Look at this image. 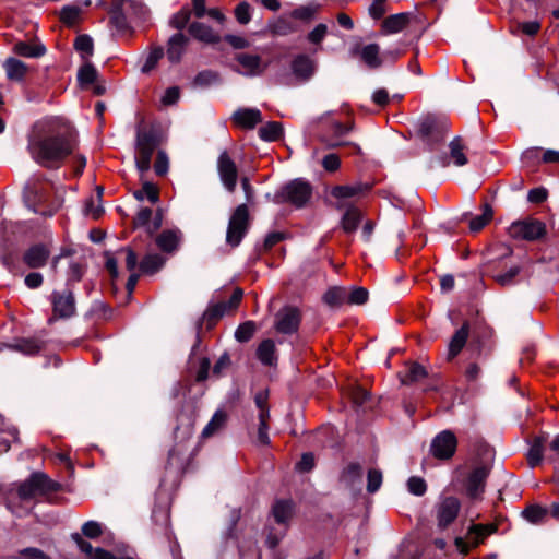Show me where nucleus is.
<instances>
[{
  "instance_id": "45",
  "label": "nucleus",
  "mask_w": 559,
  "mask_h": 559,
  "mask_svg": "<svg viewBox=\"0 0 559 559\" xmlns=\"http://www.w3.org/2000/svg\"><path fill=\"white\" fill-rule=\"evenodd\" d=\"M522 514L530 523L539 524L546 519L548 509L539 504H532L525 508Z\"/></svg>"
},
{
  "instance_id": "49",
  "label": "nucleus",
  "mask_w": 559,
  "mask_h": 559,
  "mask_svg": "<svg viewBox=\"0 0 559 559\" xmlns=\"http://www.w3.org/2000/svg\"><path fill=\"white\" fill-rule=\"evenodd\" d=\"M362 477V468L358 463H350L343 472L342 479L348 486L360 483Z\"/></svg>"
},
{
  "instance_id": "50",
  "label": "nucleus",
  "mask_w": 559,
  "mask_h": 559,
  "mask_svg": "<svg viewBox=\"0 0 559 559\" xmlns=\"http://www.w3.org/2000/svg\"><path fill=\"white\" fill-rule=\"evenodd\" d=\"M164 48L155 46L151 49L148 56L145 59L144 64L141 68L142 73H150L157 66L158 61L164 57Z\"/></svg>"
},
{
  "instance_id": "5",
  "label": "nucleus",
  "mask_w": 559,
  "mask_h": 559,
  "mask_svg": "<svg viewBox=\"0 0 559 559\" xmlns=\"http://www.w3.org/2000/svg\"><path fill=\"white\" fill-rule=\"evenodd\" d=\"M450 122L445 116L428 114L417 122V132L429 140H444L449 136Z\"/></svg>"
},
{
  "instance_id": "14",
  "label": "nucleus",
  "mask_w": 559,
  "mask_h": 559,
  "mask_svg": "<svg viewBox=\"0 0 559 559\" xmlns=\"http://www.w3.org/2000/svg\"><path fill=\"white\" fill-rule=\"evenodd\" d=\"M51 302L56 318L69 319L75 314V298L71 290L53 292Z\"/></svg>"
},
{
  "instance_id": "48",
  "label": "nucleus",
  "mask_w": 559,
  "mask_h": 559,
  "mask_svg": "<svg viewBox=\"0 0 559 559\" xmlns=\"http://www.w3.org/2000/svg\"><path fill=\"white\" fill-rule=\"evenodd\" d=\"M347 292L342 287H332L323 296V300L331 307H337L346 302Z\"/></svg>"
},
{
  "instance_id": "47",
  "label": "nucleus",
  "mask_w": 559,
  "mask_h": 559,
  "mask_svg": "<svg viewBox=\"0 0 559 559\" xmlns=\"http://www.w3.org/2000/svg\"><path fill=\"white\" fill-rule=\"evenodd\" d=\"M221 82V75L218 72L213 70L200 71L193 80V84L199 87H209L212 84Z\"/></svg>"
},
{
  "instance_id": "17",
  "label": "nucleus",
  "mask_w": 559,
  "mask_h": 559,
  "mask_svg": "<svg viewBox=\"0 0 559 559\" xmlns=\"http://www.w3.org/2000/svg\"><path fill=\"white\" fill-rule=\"evenodd\" d=\"M235 60L245 69L243 71L235 69V71L246 76L261 75L267 68V63H263L259 55L239 52L235 55Z\"/></svg>"
},
{
  "instance_id": "3",
  "label": "nucleus",
  "mask_w": 559,
  "mask_h": 559,
  "mask_svg": "<svg viewBox=\"0 0 559 559\" xmlns=\"http://www.w3.org/2000/svg\"><path fill=\"white\" fill-rule=\"evenodd\" d=\"M433 145L430 148L432 152H440V155L435 157V162L441 166L447 167L451 164L461 167L469 163L475 156L476 151L472 150L467 142H431Z\"/></svg>"
},
{
  "instance_id": "58",
  "label": "nucleus",
  "mask_w": 559,
  "mask_h": 559,
  "mask_svg": "<svg viewBox=\"0 0 559 559\" xmlns=\"http://www.w3.org/2000/svg\"><path fill=\"white\" fill-rule=\"evenodd\" d=\"M515 27L522 34L530 36V37H534L539 33L542 25L537 20H533V21L518 22Z\"/></svg>"
},
{
  "instance_id": "12",
  "label": "nucleus",
  "mask_w": 559,
  "mask_h": 559,
  "mask_svg": "<svg viewBox=\"0 0 559 559\" xmlns=\"http://www.w3.org/2000/svg\"><path fill=\"white\" fill-rule=\"evenodd\" d=\"M300 322V310L294 306H286L275 314L274 328L281 334H293L298 331Z\"/></svg>"
},
{
  "instance_id": "37",
  "label": "nucleus",
  "mask_w": 559,
  "mask_h": 559,
  "mask_svg": "<svg viewBox=\"0 0 559 559\" xmlns=\"http://www.w3.org/2000/svg\"><path fill=\"white\" fill-rule=\"evenodd\" d=\"M227 423V414L226 412L218 409L214 413L211 420L202 430L201 437L203 439L211 438L222 431Z\"/></svg>"
},
{
  "instance_id": "54",
  "label": "nucleus",
  "mask_w": 559,
  "mask_h": 559,
  "mask_svg": "<svg viewBox=\"0 0 559 559\" xmlns=\"http://www.w3.org/2000/svg\"><path fill=\"white\" fill-rule=\"evenodd\" d=\"M319 9H320L319 4L300 5L290 12V16L295 20L309 22L313 19V16L316 15V13L318 12Z\"/></svg>"
},
{
  "instance_id": "57",
  "label": "nucleus",
  "mask_w": 559,
  "mask_h": 559,
  "mask_svg": "<svg viewBox=\"0 0 559 559\" xmlns=\"http://www.w3.org/2000/svg\"><path fill=\"white\" fill-rule=\"evenodd\" d=\"M134 195L139 200L146 199L152 203H156L158 201V189L155 185L145 182L142 189L136 191Z\"/></svg>"
},
{
  "instance_id": "13",
  "label": "nucleus",
  "mask_w": 559,
  "mask_h": 559,
  "mask_svg": "<svg viewBox=\"0 0 559 559\" xmlns=\"http://www.w3.org/2000/svg\"><path fill=\"white\" fill-rule=\"evenodd\" d=\"M497 526L495 524H477L473 525L467 532L466 538H455V546L462 554H467L472 547L478 546L488 535L495 533Z\"/></svg>"
},
{
  "instance_id": "7",
  "label": "nucleus",
  "mask_w": 559,
  "mask_h": 559,
  "mask_svg": "<svg viewBox=\"0 0 559 559\" xmlns=\"http://www.w3.org/2000/svg\"><path fill=\"white\" fill-rule=\"evenodd\" d=\"M312 195V186L305 179L297 178L285 185L281 197L296 207L305 206Z\"/></svg>"
},
{
  "instance_id": "16",
  "label": "nucleus",
  "mask_w": 559,
  "mask_h": 559,
  "mask_svg": "<svg viewBox=\"0 0 559 559\" xmlns=\"http://www.w3.org/2000/svg\"><path fill=\"white\" fill-rule=\"evenodd\" d=\"M290 70L298 81L307 82L317 71V62L306 53H298L290 62Z\"/></svg>"
},
{
  "instance_id": "42",
  "label": "nucleus",
  "mask_w": 559,
  "mask_h": 559,
  "mask_svg": "<svg viewBox=\"0 0 559 559\" xmlns=\"http://www.w3.org/2000/svg\"><path fill=\"white\" fill-rule=\"evenodd\" d=\"M294 510V504L290 500H278L273 506L272 512L277 523H286Z\"/></svg>"
},
{
  "instance_id": "22",
  "label": "nucleus",
  "mask_w": 559,
  "mask_h": 559,
  "mask_svg": "<svg viewBox=\"0 0 559 559\" xmlns=\"http://www.w3.org/2000/svg\"><path fill=\"white\" fill-rule=\"evenodd\" d=\"M0 262L3 267L7 269L11 274H21V263L23 262L19 250L14 246L8 245L5 242L0 245Z\"/></svg>"
},
{
  "instance_id": "46",
  "label": "nucleus",
  "mask_w": 559,
  "mask_h": 559,
  "mask_svg": "<svg viewBox=\"0 0 559 559\" xmlns=\"http://www.w3.org/2000/svg\"><path fill=\"white\" fill-rule=\"evenodd\" d=\"M74 49L82 53V58L91 57L94 53L93 38L87 34L79 35L74 40Z\"/></svg>"
},
{
  "instance_id": "20",
  "label": "nucleus",
  "mask_w": 559,
  "mask_h": 559,
  "mask_svg": "<svg viewBox=\"0 0 559 559\" xmlns=\"http://www.w3.org/2000/svg\"><path fill=\"white\" fill-rule=\"evenodd\" d=\"M489 476V468L478 466L467 477L466 491L469 498L478 499L484 492L486 479Z\"/></svg>"
},
{
  "instance_id": "39",
  "label": "nucleus",
  "mask_w": 559,
  "mask_h": 559,
  "mask_svg": "<svg viewBox=\"0 0 559 559\" xmlns=\"http://www.w3.org/2000/svg\"><path fill=\"white\" fill-rule=\"evenodd\" d=\"M165 259L158 253H147L139 264V269L144 274H154L165 264Z\"/></svg>"
},
{
  "instance_id": "28",
  "label": "nucleus",
  "mask_w": 559,
  "mask_h": 559,
  "mask_svg": "<svg viewBox=\"0 0 559 559\" xmlns=\"http://www.w3.org/2000/svg\"><path fill=\"white\" fill-rule=\"evenodd\" d=\"M12 50L15 55L25 58H40L47 52L46 46L38 40L36 43L16 41Z\"/></svg>"
},
{
  "instance_id": "15",
  "label": "nucleus",
  "mask_w": 559,
  "mask_h": 559,
  "mask_svg": "<svg viewBox=\"0 0 559 559\" xmlns=\"http://www.w3.org/2000/svg\"><path fill=\"white\" fill-rule=\"evenodd\" d=\"M217 170L226 190L234 192L237 185L238 171L236 164L226 152H223L218 157Z\"/></svg>"
},
{
  "instance_id": "51",
  "label": "nucleus",
  "mask_w": 559,
  "mask_h": 559,
  "mask_svg": "<svg viewBox=\"0 0 559 559\" xmlns=\"http://www.w3.org/2000/svg\"><path fill=\"white\" fill-rule=\"evenodd\" d=\"M543 451V440L540 438L535 439L526 455L528 465L532 468L536 467L542 462Z\"/></svg>"
},
{
  "instance_id": "32",
  "label": "nucleus",
  "mask_w": 559,
  "mask_h": 559,
  "mask_svg": "<svg viewBox=\"0 0 559 559\" xmlns=\"http://www.w3.org/2000/svg\"><path fill=\"white\" fill-rule=\"evenodd\" d=\"M7 78L10 81L22 82L28 71V66L20 59L9 57L3 62Z\"/></svg>"
},
{
  "instance_id": "2",
  "label": "nucleus",
  "mask_w": 559,
  "mask_h": 559,
  "mask_svg": "<svg viewBox=\"0 0 559 559\" xmlns=\"http://www.w3.org/2000/svg\"><path fill=\"white\" fill-rule=\"evenodd\" d=\"M27 150L39 165L58 167L73 148L70 142H28Z\"/></svg>"
},
{
  "instance_id": "19",
  "label": "nucleus",
  "mask_w": 559,
  "mask_h": 559,
  "mask_svg": "<svg viewBox=\"0 0 559 559\" xmlns=\"http://www.w3.org/2000/svg\"><path fill=\"white\" fill-rule=\"evenodd\" d=\"M47 197L46 186L43 180L39 178L33 177L31 178L25 187L23 192V198L28 207L35 210V205L37 203L44 202Z\"/></svg>"
},
{
  "instance_id": "44",
  "label": "nucleus",
  "mask_w": 559,
  "mask_h": 559,
  "mask_svg": "<svg viewBox=\"0 0 559 559\" xmlns=\"http://www.w3.org/2000/svg\"><path fill=\"white\" fill-rule=\"evenodd\" d=\"M354 128L355 122L350 117H347L346 121L332 120L329 124V130L335 138H343L350 134Z\"/></svg>"
},
{
  "instance_id": "6",
  "label": "nucleus",
  "mask_w": 559,
  "mask_h": 559,
  "mask_svg": "<svg viewBox=\"0 0 559 559\" xmlns=\"http://www.w3.org/2000/svg\"><path fill=\"white\" fill-rule=\"evenodd\" d=\"M249 210L246 204H240L231 214L226 233V242L231 247H237L249 228Z\"/></svg>"
},
{
  "instance_id": "30",
  "label": "nucleus",
  "mask_w": 559,
  "mask_h": 559,
  "mask_svg": "<svg viewBox=\"0 0 559 559\" xmlns=\"http://www.w3.org/2000/svg\"><path fill=\"white\" fill-rule=\"evenodd\" d=\"M117 253L126 255V267L128 271L132 272L126 284L128 294L131 295L140 277L139 274L133 272L138 265V255L130 247L122 248Z\"/></svg>"
},
{
  "instance_id": "63",
  "label": "nucleus",
  "mask_w": 559,
  "mask_h": 559,
  "mask_svg": "<svg viewBox=\"0 0 559 559\" xmlns=\"http://www.w3.org/2000/svg\"><path fill=\"white\" fill-rule=\"evenodd\" d=\"M169 158L163 150H158L156 160L154 164V170L158 176H165L168 173Z\"/></svg>"
},
{
  "instance_id": "43",
  "label": "nucleus",
  "mask_w": 559,
  "mask_h": 559,
  "mask_svg": "<svg viewBox=\"0 0 559 559\" xmlns=\"http://www.w3.org/2000/svg\"><path fill=\"white\" fill-rule=\"evenodd\" d=\"M191 14V9L188 5H183L179 11L173 14L169 20V26L182 33L181 31L190 25Z\"/></svg>"
},
{
  "instance_id": "26",
  "label": "nucleus",
  "mask_w": 559,
  "mask_h": 559,
  "mask_svg": "<svg viewBox=\"0 0 559 559\" xmlns=\"http://www.w3.org/2000/svg\"><path fill=\"white\" fill-rule=\"evenodd\" d=\"M156 151L155 142H136L135 164L141 173L151 168V160Z\"/></svg>"
},
{
  "instance_id": "25",
  "label": "nucleus",
  "mask_w": 559,
  "mask_h": 559,
  "mask_svg": "<svg viewBox=\"0 0 559 559\" xmlns=\"http://www.w3.org/2000/svg\"><path fill=\"white\" fill-rule=\"evenodd\" d=\"M108 13L109 23L117 29V32L122 34L132 32V27L123 12V0H114Z\"/></svg>"
},
{
  "instance_id": "24",
  "label": "nucleus",
  "mask_w": 559,
  "mask_h": 559,
  "mask_svg": "<svg viewBox=\"0 0 559 559\" xmlns=\"http://www.w3.org/2000/svg\"><path fill=\"white\" fill-rule=\"evenodd\" d=\"M188 33L194 39L209 45H215L222 40V37L216 34L211 26L202 22L190 23Z\"/></svg>"
},
{
  "instance_id": "41",
  "label": "nucleus",
  "mask_w": 559,
  "mask_h": 559,
  "mask_svg": "<svg viewBox=\"0 0 559 559\" xmlns=\"http://www.w3.org/2000/svg\"><path fill=\"white\" fill-rule=\"evenodd\" d=\"M284 126L280 121H269L259 129L260 140H283Z\"/></svg>"
},
{
  "instance_id": "61",
  "label": "nucleus",
  "mask_w": 559,
  "mask_h": 559,
  "mask_svg": "<svg viewBox=\"0 0 559 559\" xmlns=\"http://www.w3.org/2000/svg\"><path fill=\"white\" fill-rule=\"evenodd\" d=\"M328 34V26L323 23L318 24L307 35V40L313 45H320Z\"/></svg>"
},
{
  "instance_id": "52",
  "label": "nucleus",
  "mask_w": 559,
  "mask_h": 559,
  "mask_svg": "<svg viewBox=\"0 0 559 559\" xmlns=\"http://www.w3.org/2000/svg\"><path fill=\"white\" fill-rule=\"evenodd\" d=\"M82 10L78 5H64L60 11V21L68 27H72L79 19Z\"/></svg>"
},
{
  "instance_id": "36",
  "label": "nucleus",
  "mask_w": 559,
  "mask_h": 559,
  "mask_svg": "<svg viewBox=\"0 0 559 559\" xmlns=\"http://www.w3.org/2000/svg\"><path fill=\"white\" fill-rule=\"evenodd\" d=\"M258 359L265 366H273L277 361L276 346L273 340H263L257 348Z\"/></svg>"
},
{
  "instance_id": "59",
  "label": "nucleus",
  "mask_w": 559,
  "mask_h": 559,
  "mask_svg": "<svg viewBox=\"0 0 559 559\" xmlns=\"http://www.w3.org/2000/svg\"><path fill=\"white\" fill-rule=\"evenodd\" d=\"M235 17L239 24L246 25L251 20V5L242 1L235 8Z\"/></svg>"
},
{
  "instance_id": "56",
  "label": "nucleus",
  "mask_w": 559,
  "mask_h": 559,
  "mask_svg": "<svg viewBox=\"0 0 559 559\" xmlns=\"http://www.w3.org/2000/svg\"><path fill=\"white\" fill-rule=\"evenodd\" d=\"M296 31L294 24L285 17H280L272 26L271 32L276 36H286Z\"/></svg>"
},
{
  "instance_id": "53",
  "label": "nucleus",
  "mask_w": 559,
  "mask_h": 559,
  "mask_svg": "<svg viewBox=\"0 0 559 559\" xmlns=\"http://www.w3.org/2000/svg\"><path fill=\"white\" fill-rule=\"evenodd\" d=\"M492 210L486 204L481 215L475 216L469 222V229L473 233L481 230L492 218Z\"/></svg>"
},
{
  "instance_id": "9",
  "label": "nucleus",
  "mask_w": 559,
  "mask_h": 559,
  "mask_svg": "<svg viewBox=\"0 0 559 559\" xmlns=\"http://www.w3.org/2000/svg\"><path fill=\"white\" fill-rule=\"evenodd\" d=\"M461 502L457 498L442 497L435 506V518L440 530L449 527L457 518Z\"/></svg>"
},
{
  "instance_id": "55",
  "label": "nucleus",
  "mask_w": 559,
  "mask_h": 559,
  "mask_svg": "<svg viewBox=\"0 0 559 559\" xmlns=\"http://www.w3.org/2000/svg\"><path fill=\"white\" fill-rule=\"evenodd\" d=\"M255 330L257 326L253 321H246L235 331V338L240 343L248 342L253 336Z\"/></svg>"
},
{
  "instance_id": "18",
  "label": "nucleus",
  "mask_w": 559,
  "mask_h": 559,
  "mask_svg": "<svg viewBox=\"0 0 559 559\" xmlns=\"http://www.w3.org/2000/svg\"><path fill=\"white\" fill-rule=\"evenodd\" d=\"M50 257V251L46 245L36 243L24 251L22 262L29 269L44 267Z\"/></svg>"
},
{
  "instance_id": "8",
  "label": "nucleus",
  "mask_w": 559,
  "mask_h": 559,
  "mask_svg": "<svg viewBox=\"0 0 559 559\" xmlns=\"http://www.w3.org/2000/svg\"><path fill=\"white\" fill-rule=\"evenodd\" d=\"M372 189L371 183L356 182L353 185H338L330 189V195L335 199L333 206L336 210L347 207L346 200L361 197Z\"/></svg>"
},
{
  "instance_id": "62",
  "label": "nucleus",
  "mask_w": 559,
  "mask_h": 559,
  "mask_svg": "<svg viewBox=\"0 0 559 559\" xmlns=\"http://www.w3.org/2000/svg\"><path fill=\"white\" fill-rule=\"evenodd\" d=\"M153 211L148 207L141 209L133 219L134 227H145L148 233V226H151V219Z\"/></svg>"
},
{
  "instance_id": "4",
  "label": "nucleus",
  "mask_w": 559,
  "mask_h": 559,
  "mask_svg": "<svg viewBox=\"0 0 559 559\" xmlns=\"http://www.w3.org/2000/svg\"><path fill=\"white\" fill-rule=\"evenodd\" d=\"M60 484L44 473H33L29 478L16 486V496L22 501L47 497L60 489Z\"/></svg>"
},
{
  "instance_id": "23",
  "label": "nucleus",
  "mask_w": 559,
  "mask_h": 559,
  "mask_svg": "<svg viewBox=\"0 0 559 559\" xmlns=\"http://www.w3.org/2000/svg\"><path fill=\"white\" fill-rule=\"evenodd\" d=\"M190 39L183 33L177 32L167 41V59L170 63H179Z\"/></svg>"
},
{
  "instance_id": "31",
  "label": "nucleus",
  "mask_w": 559,
  "mask_h": 559,
  "mask_svg": "<svg viewBox=\"0 0 559 559\" xmlns=\"http://www.w3.org/2000/svg\"><path fill=\"white\" fill-rule=\"evenodd\" d=\"M362 219L361 211L353 205L348 204L345 207V212L341 218L340 225L345 234H354Z\"/></svg>"
},
{
  "instance_id": "34",
  "label": "nucleus",
  "mask_w": 559,
  "mask_h": 559,
  "mask_svg": "<svg viewBox=\"0 0 559 559\" xmlns=\"http://www.w3.org/2000/svg\"><path fill=\"white\" fill-rule=\"evenodd\" d=\"M427 370L418 362H409L405 365L404 370L399 374L403 384H413L419 382L427 377Z\"/></svg>"
},
{
  "instance_id": "11",
  "label": "nucleus",
  "mask_w": 559,
  "mask_h": 559,
  "mask_svg": "<svg viewBox=\"0 0 559 559\" xmlns=\"http://www.w3.org/2000/svg\"><path fill=\"white\" fill-rule=\"evenodd\" d=\"M510 237L524 240H536L546 233L545 224L537 219L514 222L508 229Z\"/></svg>"
},
{
  "instance_id": "1",
  "label": "nucleus",
  "mask_w": 559,
  "mask_h": 559,
  "mask_svg": "<svg viewBox=\"0 0 559 559\" xmlns=\"http://www.w3.org/2000/svg\"><path fill=\"white\" fill-rule=\"evenodd\" d=\"M78 132L74 126L61 117H47L34 123L28 140H74Z\"/></svg>"
},
{
  "instance_id": "33",
  "label": "nucleus",
  "mask_w": 559,
  "mask_h": 559,
  "mask_svg": "<svg viewBox=\"0 0 559 559\" xmlns=\"http://www.w3.org/2000/svg\"><path fill=\"white\" fill-rule=\"evenodd\" d=\"M412 13L402 12L385 17L382 22V28L385 33L393 34L403 31L411 22Z\"/></svg>"
},
{
  "instance_id": "60",
  "label": "nucleus",
  "mask_w": 559,
  "mask_h": 559,
  "mask_svg": "<svg viewBox=\"0 0 559 559\" xmlns=\"http://www.w3.org/2000/svg\"><path fill=\"white\" fill-rule=\"evenodd\" d=\"M368 300V290L364 287H355L347 293L346 302L352 305H362Z\"/></svg>"
},
{
  "instance_id": "35",
  "label": "nucleus",
  "mask_w": 559,
  "mask_h": 559,
  "mask_svg": "<svg viewBox=\"0 0 559 559\" xmlns=\"http://www.w3.org/2000/svg\"><path fill=\"white\" fill-rule=\"evenodd\" d=\"M360 58L369 69H379L383 64L378 44H368L361 48Z\"/></svg>"
},
{
  "instance_id": "64",
  "label": "nucleus",
  "mask_w": 559,
  "mask_h": 559,
  "mask_svg": "<svg viewBox=\"0 0 559 559\" xmlns=\"http://www.w3.org/2000/svg\"><path fill=\"white\" fill-rule=\"evenodd\" d=\"M16 559H51L43 550L34 547L22 549L15 556Z\"/></svg>"
},
{
  "instance_id": "21",
  "label": "nucleus",
  "mask_w": 559,
  "mask_h": 559,
  "mask_svg": "<svg viewBox=\"0 0 559 559\" xmlns=\"http://www.w3.org/2000/svg\"><path fill=\"white\" fill-rule=\"evenodd\" d=\"M231 121L237 128L251 130L262 122V114L257 108H239L233 114Z\"/></svg>"
},
{
  "instance_id": "38",
  "label": "nucleus",
  "mask_w": 559,
  "mask_h": 559,
  "mask_svg": "<svg viewBox=\"0 0 559 559\" xmlns=\"http://www.w3.org/2000/svg\"><path fill=\"white\" fill-rule=\"evenodd\" d=\"M78 83L82 88H88L98 79V71L92 62H85L78 70Z\"/></svg>"
},
{
  "instance_id": "29",
  "label": "nucleus",
  "mask_w": 559,
  "mask_h": 559,
  "mask_svg": "<svg viewBox=\"0 0 559 559\" xmlns=\"http://www.w3.org/2000/svg\"><path fill=\"white\" fill-rule=\"evenodd\" d=\"M469 334V324L465 322L451 337L448 346L447 359L452 360L465 346Z\"/></svg>"
},
{
  "instance_id": "27",
  "label": "nucleus",
  "mask_w": 559,
  "mask_h": 559,
  "mask_svg": "<svg viewBox=\"0 0 559 559\" xmlns=\"http://www.w3.org/2000/svg\"><path fill=\"white\" fill-rule=\"evenodd\" d=\"M181 238L179 229H166L156 237L155 242L163 252L173 253L179 248Z\"/></svg>"
},
{
  "instance_id": "40",
  "label": "nucleus",
  "mask_w": 559,
  "mask_h": 559,
  "mask_svg": "<svg viewBox=\"0 0 559 559\" xmlns=\"http://www.w3.org/2000/svg\"><path fill=\"white\" fill-rule=\"evenodd\" d=\"M44 343L37 338H21L9 347L13 350L21 352L25 355H35L41 350Z\"/></svg>"
},
{
  "instance_id": "10",
  "label": "nucleus",
  "mask_w": 559,
  "mask_h": 559,
  "mask_svg": "<svg viewBox=\"0 0 559 559\" xmlns=\"http://www.w3.org/2000/svg\"><path fill=\"white\" fill-rule=\"evenodd\" d=\"M457 448V438L451 430L439 432L431 441L430 453L435 459L448 461L453 457Z\"/></svg>"
}]
</instances>
